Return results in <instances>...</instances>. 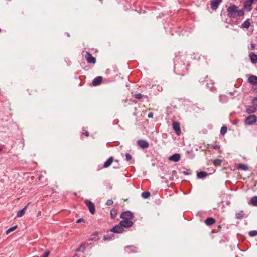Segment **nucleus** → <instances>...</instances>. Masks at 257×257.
Returning <instances> with one entry per match:
<instances>
[{
    "label": "nucleus",
    "instance_id": "obj_1",
    "mask_svg": "<svg viewBox=\"0 0 257 257\" xmlns=\"http://www.w3.org/2000/svg\"><path fill=\"white\" fill-rule=\"evenodd\" d=\"M238 7L235 5L229 6L227 9L228 16L231 18H235L238 17H241L244 15L243 9H238Z\"/></svg>",
    "mask_w": 257,
    "mask_h": 257
},
{
    "label": "nucleus",
    "instance_id": "obj_2",
    "mask_svg": "<svg viewBox=\"0 0 257 257\" xmlns=\"http://www.w3.org/2000/svg\"><path fill=\"white\" fill-rule=\"evenodd\" d=\"M188 66L187 62H178L177 63L175 64L174 71L178 75L184 76L188 73Z\"/></svg>",
    "mask_w": 257,
    "mask_h": 257
},
{
    "label": "nucleus",
    "instance_id": "obj_3",
    "mask_svg": "<svg viewBox=\"0 0 257 257\" xmlns=\"http://www.w3.org/2000/svg\"><path fill=\"white\" fill-rule=\"evenodd\" d=\"M257 121V117L255 115H250L245 120L244 123L247 125H252Z\"/></svg>",
    "mask_w": 257,
    "mask_h": 257
},
{
    "label": "nucleus",
    "instance_id": "obj_4",
    "mask_svg": "<svg viewBox=\"0 0 257 257\" xmlns=\"http://www.w3.org/2000/svg\"><path fill=\"white\" fill-rule=\"evenodd\" d=\"M120 218H121L122 219L132 220L134 218V215L132 212L127 211L121 213L120 215Z\"/></svg>",
    "mask_w": 257,
    "mask_h": 257
},
{
    "label": "nucleus",
    "instance_id": "obj_5",
    "mask_svg": "<svg viewBox=\"0 0 257 257\" xmlns=\"http://www.w3.org/2000/svg\"><path fill=\"white\" fill-rule=\"evenodd\" d=\"M84 202L85 203L87 206L88 207L90 212L92 214H93L95 211V207L94 203L89 200H85Z\"/></svg>",
    "mask_w": 257,
    "mask_h": 257
},
{
    "label": "nucleus",
    "instance_id": "obj_6",
    "mask_svg": "<svg viewBox=\"0 0 257 257\" xmlns=\"http://www.w3.org/2000/svg\"><path fill=\"white\" fill-rule=\"evenodd\" d=\"M85 57L88 63L92 64L96 63V58L90 53L86 52Z\"/></svg>",
    "mask_w": 257,
    "mask_h": 257
},
{
    "label": "nucleus",
    "instance_id": "obj_7",
    "mask_svg": "<svg viewBox=\"0 0 257 257\" xmlns=\"http://www.w3.org/2000/svg\"><path fill=\"white\" fill-rule=\"evenodd\" d=\"M119 225L122 227L128 228L133 226V223L131 220L123 219L120 222Z\"/></svg>",
    "mask_w": 257,
    "mask_h": 257
},
{
    "label": "nucleus",
    "instance_id": "obj_8",
    "mask_svg": "<svg viewBox=\"0 0 257 257\" xmlns=\"http://www.w3.org/2000/svg\"><path fill=\"white\" fill-rule=\"evenodd\" d=\"M137 145L142 149H146L149 147V143L142 139H140L137 141Z\"/></svg>",
    "mask_w": 257,
    "mask_h": 257
},
{
    "label": "nucleus",
    "instance_id": "obj_9",
    "mask_svg": "<svg viewBox=\"0 0 257 257\" xmlns=\"http://www.w3.org/2000/svg\"><path fill=\"white\" fill-rule=\"evenodd\" d=\"M172 127L177 135H180L181 133L180 123L177 121H173Z\"/></svg>",
    "mask_w": 257,
    "mask_h": 257
},
{
    "label": "nucleus",
    "instance_id": "obj_10",
    "mask_svg": "<svg viewBox=\"0 0 257 257\" xmlns=\"http://www.w3.org/2000/svg\"><path fill=\"white\" fill-rule=\"evenodd\" d=\"M110 231L115 233H121L124 231V229L120 225H116L110 229Z\"/></svg>",
    "mask_w": 257,
    "mask_h": 257
},
{
    "label": "nucleus",
    "instance_id": "obj_11",
    "mask_svg": "<svg viewBox=\"0 0 257 257\" xmlns=\"http://www.w3.org/2000/svg\"><path fill=\"white\" fill-rule=\"evenodd\" d=\"M253 2L251 0H246L244 3V7L248 11H250L252 10V5Z\"/></svg>",
    "mask_w": 257,
    "mask_h": 257
},
{
    "label": "nucleus",
    "instance_id": "obj_12",
    "mask_svg": "<svg viewBox=\"0 0 257 257\" xmlns=\"http://www.w3.org/2000/svg\"><path fill=\"white\" fill-rule=\"evenodd\" d=\"M181 156L178 153L174 154L169 157V160L177 162L180 160Z\"/></svg>",
    "mask_w": 257,
    "mask_h": 257
},
{
    "label": "nucleus",
    "instance_id": "obj_13",
    "mask_svg": "<svg viewBox=\"0 0 257 257\" xmlns=\"http://www.w3.org/2000/svg\"><path fill=\"white\" fill-rule=\"evenodd\" d=\"M222 0H212L211 2V8L213 10H216L219 6V5L222 2Z\"/></svg>",
    "mask_w": 257,
    "mask_h": 257
},
{
    "label": "nucleus",
    "instance_id": "obj_14",
    "mask_svg": "<svg viewBox=\"0 0 257 257\" xmlns=\"http://www.w3.org/2000/svg\"><path fill=\"white\" fill-rule=\"evenodd\" d=\"M248 82L253 85L257 86V76L251 75L248 78Z\"/></svg>",
    "mask_w": 257,
    "mask_h": 257
},
{
    "label": "nucleus",
    "instance_id": "obj_15",
    "mask_svg": "<svg viewBox=\"0 0 257 257\" xmlns=\"http://www.w3.org/2000/svg\"><path fill=\"white\" fill-rule=\"evenodd\" d=\"M137 248L134 246H128L125 247V251L128 253L137 252Z\"/></svg>",
    "mask_w": 257,
    "mask_h": 257
},
{
    "label": "nucleus",
    "instance_id": "obj_16",
    "mask_svg": "<svg viewBox=\"0 0 257 257\" xmlns=\"http://www.w3.org/2000/svg\"><path fill=\"white\" fill-rule=\"evenodd\" d=\"M102 81V77L101 76H97L95 77L92 81L93 86H98L100 85Z\"/></svg>",
    "mask_w": 257,
    "mask_h": 257
},
{
    "label": "nucleus",
    "instance_id": "obj_17",
    "mask_svg": "<svg viewBox=\"0 0 257 257\" xmlns=\"http://www.w3.org/2000/svg\"><path fill=\"white\" fill-rule=\"evenodd\" d=\"M257 111V107L254 106H250L246 109V112L248 114H252Z\"/></svg>",
    "mask_w": 257,
    "mask_h": 257
},
{
    "label": "nucleus",
    "instance_id": "obj_18",
    "mask_svg": "<svg viewBox=\"0 0 257 257\" xmlns=\"http://www.w3.org/2000/svg\"><path fill=\"white\" fill-rule=\"evenodd\" d=\"M249 57L251 61L253 64L257 63V55L253 52H251L249 54Z\"/></svg>",
    "mask_w": 257,
    "mask_h": 257
},
{
    "label": "nucleus",
    "instance_id": "obj_19",
    "mask_svg": "<svg viewBox=\"0 0 257 257\" xmlns=\"http://www.w3.org/2000/svg\"><path fill=\"white\" fill-rule=\"evenodd\" d=\"M113 160H114V159H113V157H110V158H109L107 160V161L104 163V164L103 165V167L107 168L109 166H110L111 165V164H112V163L113 162Z\"/></svg>",
    "mask_w": 257,
    "mask_h": 257
},
{
    "label": "nucleus",
    "instance_id": "obj_20",
    "mask_svg": "<svg viewBox=\"0 0 257 257\" xmlns=\"http://www.w3.org/2000/svg\"><path fill=\"white\" fill-rule=\"evenodd\" d=\"M215 222V219L212 217H208L205 220V223L207 225L210 226Z\"/></svg>",
    "mask_w": 257,
    "mask_h": 257
},
{
    "label": "nucleus",
    "instance_id": "obj_21",
    "mask_svg": "<svg viewBox=\"0 0 257 257\" xmlns=\"http://www.w3.org/2000/svg\"><path fill=\"white\" fill-rule=\"evenodd\" d=\"M208 175V173L204 171H200L197 174V176L198 178L202 179Z\"/></svg>",
    "mask_w": 257,
    "mask_h": 257
},
{
    "label": "nucleus",
    "instance_id": "obj_22",
    "mask_svg": "<svg viewBox=\"0 0 257 257\" xmlns=\"http://www.w3.org/2000/svg\"><path fill=\"white\" fill-rule=\"evenodd\" d=\"M206 85L211 91L214 92L216 90V88L214 86V83H212L211 81H210V83H207Z\"/></svg>",
    "mask_w": 257,
    "mask_h": 257
},
{
    "label": "nucleus",
    "instance_id": "obj_23",
    "mask_svg": "<svg viewBox=\"0 0 257 257\" xmlns=\"http://www.w3.org/2000/svg\"><path fill=\"white\" fill-rule=\"evenodd\" d=\"M114 235L113 234H106L103 236V240L110 241L114 238Z\"/></svg>",
    "mask_w": 257,
    "mask_h": 257
},
{
    "label": "nucleus",
    "instance_id": "obj_24",
    "mask_svg": "<svg viewBox=\"0 0 257 257\" xmlns=\"http://www.w3.org/2000/svg\"><path fill=\"white\" fill-rule=\"evenodd\" d=\"M26 210V206L23 208L22 209L18 211L17 213V217H21L23 216L25 213Z\"/></svg>",
    "mask_w": 257,
    "mask_h": 257
},
{
    "label": "nucleus",
    "instance_id": "obj_25",
    "mask_svg": "<svg viewBox=\"0 0 257 257\" xmlns=\"http://www.w3.org/2000/svg\"><path fill=\"white\" fill-rule=\"evenodd\" d=\"M250 26V23L248 19L245 21L241 25V27L243 28L248 29Z\"/></svg>",
    "mask_w": 257,
    "mask_h": 257
},
{
    "label": "nucleus",
    "instance_id": "obj_26",
    "mask_svg": "<svg viewBox=\"0 0 257 257\" xmlns=\"http://www.w3.org/2000/svg\"><path fill=\"white\" fill-rule=\"evenodd\" d=\"M245 213L243 211H240L236 214L235 216L237 219H242L244 216Z\"/></svg>",
    "mask_w": 257,
    "mask_h": 257
},
{
    "label": "nucleus",
    "instance_id": "obj_27",
    "mask_svg": "<svg viewBox=\"0 0 257 257\" xmlns=\"http://www.w3.org/2000/svg\"><path fill=\"white\" fill-rule=\"evenodd\" d=\"M238 168L242 170L246 171L248 170L249 168L248 166L244 164H239Z\"/></svg>",
    "mask_w": 257,
    "mask_h": 257
},
{
    "label": "nucleus",
    "instance_id": "obj_28",
    "mask_svg": "<svg viewBox=\"0 0 257 257\" xmlns=\"http://www.w3.org/2000/svg\"><path fill=\"white\" fill-rule=\"evenodd\" d=\"M142 197L144 199L149 198L150 196V193L149 191H144L141 194Z\"/></svg>",
    "mask_w": 257,
    "mask_h": 257
},
{
    "label": "nucleus",
    "instance_id": "obj_29",
    "mask_svg": "<svg viewBox=\"0 0 257 257\" xmlns=\"http://www.w3.org/2000/svg\"><path fill=\"white\" fill-rule=\"evenodd\" d=\"M250 203L251 204L254 206H257V196H254L253 197L251 200H250Z\"/></svg>",
    "mask_w": 257,
    "mask_h": 257
},
{
    "label": "nucleus",
    "instance_id": "obj_30",
    "mask_svg": "<svg viewBox=\"0 0 257 257\" xmlns=\"http://www.w3.org/2000/svg\"><path fill=\"white\" fill-rule=\"evenodd\" d=\"M110 216L111 218L115 219L117 216V210L115 209L111 210Z\"/></svg>",
    "mask_w": 257,
    "mask_h": 257
},
{
    "label": "nucleus",
    "instance_id": "obj_31",
    "mask_svg": "<svg viewBox=\"0 0 257 257\" xmlns=\"http://www.w3.org/2000/svg\"><path fill=\"white\" fill-rule=\"evenodd\" d=\"M86 249L85 244H82L81 246L77 249V251L83 252Z\"/></svg>",
    "mask_w": 257,
    "mask_h": 257
},
{
    "label": "nucleus",
    "instance_id": "obj_32",
    "mask_svg": "<svg viewBox=\"0 0 257 257\" xmlns=\"http://www.w3.org/2000/svg\"><path fill=\"white\" fill-rule=\"evenodd\" d=\"M221 162H222V160L220 159H215L213 161V164L215 165V166H220L221 165Z\"/></svg>",
    "mask_w": 257,
    "mask_h": 257
},
{
    "label": "nucleus",
    "instance_id": "obj_33",
    "mask_svg": "<svg viewBox=\"0 0 257 257\" xmlns=\"http://www.w3.org/2000/svg\"><path fill=\"white\" fill-rule=\"evenodd\" d=\"M17 228V225L10 228L6 231V234H8L10 233H11V232L14 231Z\"/></svg>",
    "mask_w": 257,
    "mask_h": 257
},
{
    "label": "nucleus",
    "instance_id": "obj_34",
    "mask_svg": "<svg viewBox=\"0 0 257 257\" xmlns=\"http://www.w3.org/2000/svg\"><path fill=\"white\" fill-rule=\"evenodd\" d=\"M227 127L225 126H222L220 130V134L222 135H224L227 132Z\"/></svg>",
    "mask_w": 257,
    "mask_h": 257
},
{
    "label": "nucleus",
    "instance_id": "obj_35",
    "mask_svg": "<svg viewBox=\"0 0 257 257\" xmlns=\"http://www.w3.org/2000/svg\"><path fill=\"white\" fill-rule=\"evenodd\" d=\"M249 235L251 237H254L257 236V231L256 230H251L248 233Z\"/></svg>",
    "mask_w": 257,
    "mask_h": 257
},
{
    "label": "nucleus",
    "instance_id": "obj_36",
    "mask_svg": "<svg viewBox=\"0 0 257 257\" xmlns=\"http://www.w3.org/2000/svg\"><path fill=\"white\" fill-rule=\"evenodd\" d=\"M134 97L137 99H141L143 98V95L141 93H137L135 94Z\"/></svg>",
    "mask_w": 257,
    "mask_h": 257
},
{
    "label": "nucleus",
    "instance_id": "obj_37",
    "mask_svg": "<svg viewBox=\"0 0 257 257\" xmlns=\"http://www.w3.org/2000/svg\"><path fill=\"white\" fill-rule=\"evenodd\" d=\"M125 158H126V160L127 161H129L132 159V157L131 155H130L129 153H126L125 154Z\"/></svg>",
    "mask_w": 257,
    "mask_h": 257
},
{
    "label": "nucleus",
    "instance_id": "obj_38",
    "mask_svg": "<svg viewBox=\"0 0 257 257\" xmlns=\"http://www.w3.org/2000/svg\"><path fill=\"white\" fill-rule=\"evenodd\" d=\"M113 204V201L111 199H108L106 203V204L108 206H110V205H112Z\"/></svg>",
    "mask_w": 257,
    "mask_h": 257
},
{
    "label": "nucleus",
    "instance_id": "obj_39",
    "mask_svg": "<svg viewBox=\"0 0 257 257\" xmlns=\"http://www.w3.org/2000/svg\"><path fill=\"white\" fill-rule=\"evenodd\" d=\"M191 171L190 169L183 172V174H185V175H190V174H191Z\"/></svg>",
    "mask_w": 257,
    "mask_h": 257
},
{
    "label": "nucleus",
    "instance_id": "obj_40",
    "mask_svg": "<svg viewBox=\"0 0 257 257\" xmlns=\"http://www.w3.org/2000/svg\"><path fill=\"white\" fill-rule=\"evenodd\" d=\"M50 252L49 251H46L45 252V253L43 254L42 257H48L49 255Z\"/></svg>",
    "mask_w": 257,
    "mask_h": 257
},
{
    "label": "nucleus",
    "instance_id": "obj_41",
    "mask_svg": "<svg viewBox=\"0 0 257 257\" xmlns=\"http://www.w3.org/2000/svg\"><path fill=\"white\" fill-rule=\"evenodd\" d=\"M81 222H85V220L83 219V218H80L79 219H78L76 221V223H79Z\"/></svg>",
    "mask_w": 257,
    "mask_h": 257
},
{
    "label": "nucleus",
    "instance_id": "obj_42",
    "mask_svg": "<svg viewBox=\"0 0 257 257\" xmlns=\"http://www.w3.org/2000/svg\"><path fill=\"white\" fill-rule=\"evenodd\" d=\"M153 116H154V114L152 112L149 113V114L148 115V118H152L153 117Z\"/></svg>",
    "mask_w": 257,
    "mask_h": 257
},
{
    "label": "nucleus",
    "instance_id": "obj_43",
    "mask_svg": "<svg viewBox=\"0 0 257 257\" xmlns=\"http://www.w3.org/2000/svg\"><path fill=\"white\" fill-rule=\"evenodd\" d=\"M212 148L214 149H219L220 148V146L218 145H214L213 146Z\"/></svg>",
    "mask_w": 257,
    "mask_h": 257
},
{
    "label": "nucleus",
    "instance_id": "obj_44",
    "mask_svg": "<svg viewBox=\"0 0 257 257\" xmlns=\"http://www.w3.org/2000/svg\"><path fill=\"white\" fill-rule=\"evenodd\" d=\"M255 45L254 44H251V49L253 50L255 49Z\"/></svg>",
    "mask_w": 257,
    "mask_h": 257
},
{
    "label": "nucleus",
    "instance_id": "obj_45",
    "mask_svg": "<svg viewBox=\"0 0 257 257\" xmlns=\"http://www.w3.org/2000/svg\"><path fill=\"white\" fill-rule=\"evenodd\" d=\"M83 134L87 137L89 136V133L87 131H85Z\"/></svg>",
    "mask_w": 257,
    "mask_h": 257
},
{
    "label": "nucleus",
    "instance_id": "obj_46",
    "mask_svg": "<svg viewBox=\"0 0 257 257\" xmlns=\"http://www.w3.org/2000/svg\"><path fill=\"white\" fill-rule=\"evenodd\" d=\"M253 101L254 102H256V101H257V97H255V98L253 99Z\"/></svg>",
    "mask_w": 257,
    "mask_h": 257
},
{
    "label": "nucleus",
    "instance_id": "obj_47",
    "mask_svg": "<svg viewBox=\"0 0 257 257\" xmlns=\"http://www.w3.org/2000/svg\"><path fill=\"white\" fill-rule=\"evenodd\" d=\"M65 34H66V35L67 36V37H70V34H69L68 33L66 32Z\"/></svg>",
    "mask_w": 257,
    "mask_h": 257
},
{
    "label": "nucleus",
    "instance_id": "obj_48",
    "mask_svg": "<svg viewBox=\"0 0 257 257\" xmlns=\"http://www.w3.org/2000/svg\"><path fill=\"white\" fill-rule=\"evenodd\" d=\"M97 234H98V233H97V232H95V233L93 234V236H96V235H97Z\"/></svg>",
    "mask_w": 257,
    "mask_h": 257
},
{
    "label": "nucleus",
    "instance_id": "obj_49",
    "mask_svg": "<svg viewBox=\"0 0 257 257\" xmlns=\"http://www.w3.org/2000/svg\"><path fill=\"white\" fill-rule=\"evenodd\" d=\"M4 148V146L0 147V151H1Z\"/></svg>",
    "mask_w": 257,
    "mask_h": 257
},
{
    "label": "nucleus",
    "instance_id": "obj_50",
    "mask_svg": "<svg viewBox=\"0 0 257 257\" xmlns=\"http://www.w3.org/2000/svg\"><path fill=\"white\" fill-rule=\"evenodd\" d=\"M218 228L220 230L221 228V227L220 225L218 226Z\"/></svg>",
    "mask_w": 257,
    "mask_h": 257
},
{
    "label": "nucleus",
    "instance_id": "obj_51",
    "mask_svg": "<svg viewBox=\"0 0 257 257\" xmlns=\"http://www.w3.org/2000/svg\"><path fill=\"white\" fill-rule=\"evenodd\" d=\"M73 257H78V256L77 255H75Z\"/></svg>",
    "mask_w": 257,
    "mask_h": 257
},
{
    "label": "nucleus",
    "instance_id": "obj_52",
    "mask_svg": "<svg viewBox=\"0 0 257 257\" xmlns=\"http://www.w3.org/2000/svg\"><path fill=\"white\" fill-rule=\"evenodd\" d=\"M115 161L118 162V160H116Z\"/></svg>",
    "mask_w": 257,
    "mask_h": 257
},
{
    "label": "nucleus",
    "instance_id": "obj_53",
    "mask_svg": "<svg viewBox=\"0 0 257 257\" xmlns=\"http://www.w3.org/2000/svg\"><path fill=\"white\" fill-rule=\"evenodd\" d=\"M251 1H253V2L254 1V0H251Z\"/></svg>",
    "mask_w": 257,
    "mask_h": 257
}]
</instances>
